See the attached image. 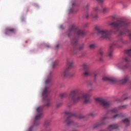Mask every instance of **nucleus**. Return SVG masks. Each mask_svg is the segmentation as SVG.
I'll return each mask as SVG.
<instances>
[{"label":"nucleus","instance_id":"obj_1","mask_svg":"<svg viewBox=\"0 0 131 131\" xmlns=\"http://www.w3.org/2000/svg\"><path fill=\"white\" fill-rule=\"evenodd\" d=\"M79 93V89H75L71 91L70 93V98L73 103H77L80 102V101H83L84 104H88L90 103L91 100H90V97H91V94L89 93H84L81 92L77 96L76 95Z\"/></svg>","mask_w":131,"mask_h":131},{"label":"nucleus","instance_id":"obj_2","mask_svg":"<svg viewBox=\"0 0 131 131\" xmlns=\"http://www.w3.org/2000/svg\"><path fill=\"white\" fill-rule=\"evenodd\" d=\"M129 79V77L128 76H125L123 79L119 80V79H117L116 78H110L108 77L104 76L102 78V80L104 81H108V82H111V83H115V82H119V83H126L128 80Z\"/></svg>","mask_w":131,"mask_h":131},{"label":"nucleus","instance_id":"obj_3","mask_svg":"<svg viewBox=\"0 0 131 131\" xmlns=\"http://www.w3.org/2000/svg\"><path fill=\"white\" fill-rule=\"evenodd\" d=\"M95 30L98 34V35L100 38H109V35L111 33V31L109 32L107 30H100V27L98 26L95 27Z\"/></svg>","mask_w":131,"mask_h":131},{"label":"nucleus","instance_id":"obj_4","mask_svg":"<svg viewBox=\"0 0 131 131\" xmlns=\"http://www.w3.org/2000/svg\"><path fill=\"white\" fill-rule=\"evenodd\" d=\"M128 61L129 59L128 57H123L122 60L116 64V66L121 70H126L129 67V64L125 63V62H128Z\"/></svg>","mask_w":131,"mask_h":131},{"label":"nucleus","instance_id":"obj_5","mask_svg":"<svg viewBox=\"0 0 131 131\" xmlns=\"http://www.w3.org/2000/svg\"><path fill=\"white\" fill-rule=\"evenodd\" d=\"M95 101L97 102H98V103H100L101 105L103 106V107H108L109 105H110V103L108 101H106V100H104L102 98L97 97L95 98Z\"/></svg>","mask_w":131,"mask_h":131},{"label":"nucleus","instance_id":"obj_6","mask_svg":"<svg viewBox=\"0 0 131 131\" xmlns=\"http://www.w3.org/2000/svg\"><path fill=\"white\" fill-rule=\"evenodd\" d=\"M75 30L77 34L78 35H81V36H83L84 35V31L80 30L79 29H75V26H73L71 28V29L70 30V31H74Z\"/></svg>","mask_w":131,"mask_h":131},{"label":"nucleus","instance_id":"obj_7","mask_svg":"<svg viewBox=\"0 0 131 131\" xmlns=\"http://www.w3.org/2000/svg\"><path fill=\"white\" fill-rule=\"evenodd\" d=\"M41 116H42V107H38L37 108V115L35 117L36 120H38L41 118Z\"/></svg>","mask_w":131,"mask_h":131},{"label":"nucleus","instance_id":"obj_8","mask_svg":"<svg viewBox=\"0 0 131 131\" xmlns=\"http://www.w3.org/2000/svg\"><path fill=\"white\" fill-rule=\"evenodd\" d=\"M48 94L49 91H48V88L46 87L42 92V96L44 98H45V99L47 100V101H49V99L48 98Z\"/></svg>","mask_w":131,"mask_h":131},{"label":"nucleus","instance_id":"obj_9","mask_svg":"<svg viewBox=\"0 0 131 131\" xmlns=\"http://www.w3.org/2000/svg\"><path fill=\"white\" fill-rule=\"evenodd\" d=\"M115 128H118V126L116 124H113L110 125L107 128V131H112L113 129H115Z\"/></svg>","mask_w":131,"mask_h":131},{"label":"nucleus","instance_id":"obj_10","mask_svg":"<svg viewBox=\"0 0 131 131\" xmlns=\"http://www.w3.org/2000/svg\"><path fill=\"white\" fill-rule=\"evenodd\" d=\"M105 119H107V117H103L100 122L97 123L96 126H100V125H102V124H104L105 122L104 121Z\"/></svg>","mask_w":131,"mask_h":131},{"label":"nucleus","instance_id":"obj_11","mask_svg":"<svg viewBox=\"0 0 131 131\" xmlns=\"http://www.w3.org/2000/svg\"><path fill=\"white\" fill-rule=\"evenodd\" d=\"M73 64H74V62L73 61L68 60L67 62V65L68 66L69 68H72V67H73Z\"/></svg>","mask_w":131,"mask_h":131},{"label":"nucleus","instance_id":"obj_12","mask_svg":"<svg viewBox=\"0 0 131 131\" xmlns=\"http://www.w3.org/2000/svg\"><path fill=\"white\" fill-rule=\"evenodd\" d=\"M108 55L110 58L113 56V49H112L111 47H110V49L108 50Z\"/></svg>","mask_w":131,"mask_h":131},{"label":"nucleus","instance_id":"obj_13","mask_svg":"<svg viewBox=\"0 0 131 131\" xmlns=\"http://www.w3.org/2000/svg\"><path fill=\"white\" fill-rule=\"evenodd\" d=\"M69 70L68 69H66L63 73V75L65 77H69Z\"/></svg>","mask_w":131,"mask_h":131},{"label":"nucleus","instance_id":"obj_14","mask_svg":"<svg viewBox=\"0 0 131 131\" xmlns=\"http://www.w3.org/2000/svg\"><path fill=\"white\" fill-rule=\"evenodd\" d=\"M66 122L68 125H71V124H73V121H72L71 119H68Z\"/></svg>","mask_w":131,"mask_h":131},{"label":"nucleus","instance_id":"obj_15","mask_svg":"<svg viewBox=\"0 0 131 131\" xmlns=\"http://www.w3.org/2000/svg\"><path fill=\"white\" fill-rule=\"evenodd\" d=\"M122 122L127 125L129 124V120L128 119H125L122 120Z\"/></svg>","mask_w":131,"mask_h":131},{"label":"nucleus","instance_id":"obj_16","mask_svg":"<svg viewBox=\"0 0 131 131\" xmlns=\"http://www.w3.org/2000/svg\"><path fill=\"white\" fill-rule=\"evenodd\" d=\"M122 117V114H117L116 115H114L113 117V118L114 119H115V118H119V117Z\"/></svg>","mask_w":131,"mask_h":131},{"label":"nucleus","instance_id":"obj_17","mask_svg":"<svg viewBox=\"0 0 131 131\" xmlns=\"http://www.w3.org/2000/svg\"><path fill=\"white\" fill-rule=\"evenodd\" d=\"M89 63H83L82 66H81V68H82V69H86V68H89Z\"/></svg>","mask_w":131,"mask_h":131},{"label":"nucleus","instance_id":"obj_18","mask_svg":"<svg viewBox=\"0 0 131 131\" xmlns=\"http://www.w3.org/2000/svg\"><path fill=\"white\" fill-rule=\"evenodd\" d=\"M83 75L85 76H90L91 75V72L90 71H86L84 72Z\"/></svg>","mask_w":131,"mask_h":131},{"label":"nucleus","instance_id":"obj_19","mask_svg":"<svg viewBox=\"0 0 131 131\" xmlns=\"http://www.w3.org/2000/svg\"><path fill=\"white\" fill-rule=\"evenodd\" d=\"M118 112V109H117V108H113L111 111V113H117V112Z\"/></svg>","mask_w":131,"mask_h":131},{"label":"nucleus","instance_id":"obj_20","mask_svg":"<svg viewBox=\"0 0 131 131\" xmlns=\"http://www.w3.org/2000/svg\"><path fill=\"white\" fill-rule=\"evenodd\" d=\"M95 48H96V44L93 43V44H91L90 45V48L91 50H94V49H95Z\"/></svg>","mask_w":131,"mask_h":131},{"label":"nucleus","instance_id":"obj_21","mask_svg":"<svg viewBox=\"0 0 131 131\" xmlns=\"http://www.w3.org/2000/svg\"><path fill=\"white\" fill-rule=\"evenodd\" d=\"M60 96L61 98H65V97H67V93H62L60 95Z\"/></svg>","mask_w":131,"mask_h":131},{"label":"nucleus","instance_id":"obj_22","mask_svg":"<svg viewBox=\"0 0 131 131\" xmlns=\"http://www.w3.org/2000/svg\"><path fill=\"white\" fill-rule=\"evenodd\" d=\"M107 12H109V8L105 7L103 9V13H107Z\"/></svg>","mask_w":131,"mask_h":131},{"label":"nucleus","instance_id":"obj_23","mask_svg":"<svg viewBox=\"0 0 131 131\" xmlns=\"http://www.w3.org/2000/svg\"><path fill=\"white\" fill-rule=\"evenodd\" d=\"M6 30L8 32H14L15 31L14 29H7Z\"/></svg>","mask_w":131,"mask_h":131},{"label":"nucleus","instance_id":"obj_24","mask_svg":"<svg viewBox=\"0 0 131 131\" xmlns=\"http://www.w3.org/2000/svg\"><path fill=\"white\" fill-rule=\"evenodd\" d=\"M91 16L92 18H95V19H96V18H98V15L95 14V15H94V13H91Z\"/></svg>","mask_w":131,"mask_h":131},{"label":"nucleus","instance_id":"obj_25","mask_svg":"<svg viewBox=\"0 0 131 131\" xmlns=\"http://www.w3.org/2000/svg\"><path fill=\"white\" fill-rule=\"evenodd\" d=\"M74 75V73L70 72L69 73V77H72Z\"/></svg>","mask_w":131,"mask_h":131},{"label":"nucleus","instance_id":"obj_26","mask_svg":"<svg viewBox=\"0 0 131 131\" xmlns=\"http://www.w3.org/2000/svg\"><path fill=\"white\" fill-rule=\"evenodd\" d=\"M50 124V122L49 121H46L45 122V126H47V125H49Z\"/></svg>","mask_w":131,"mask_h":131},{"label":"nucleus","instance_id":"obj_27","mask_svg":"<svg viewBox=\"0 0 131 131\" xmlns=\"http://www.w3.org/2000/svg\"><path fill=\"white\" fill-rule=\"evenodd\" d=\"M77 41V40L74 39L73 41V43H72L73 45H75V43H76Z\"/></svg>","mask_w":131,"mask_h":131},{"label":"nucleus","instance_id":"obj_28","mask_svg":"<svg viewBox=\"0 0 131 131\" xmlns=\"http://www.w3.org/2000/svg\"><path fill=\"white\" fill-rule=\"evenodd\" d=\"M51 81V80L50 79H47L46 81V83L47 84H48V83H49V82H50Z\"/></svg>","mask_w":131,"mask_h":131},{"label":"nucleus","instance_id":"obj_29","mask_svg":"<svg viewBox=\"0 0 131 131\" xmlns=\"http://www.w3.org/2000/svg\"><path fill=\"white\" fill-rule=\"evenodd\" d=\"M89 14L88 13H86V14L85 15V17L86 18V19H89Z\"/></svg>","mask_w":131,"mask_h":131},{"label":"nucleus","instance_id":"obj_30","mask_svg":"<svg viewBox=\"0 0 131 131\" xmlns=\"http://www.w3.org/2000/svg\"><path fill=\"white\" fill-rule=\"evenodd\" d=\"M83 47H84L83 45H82V46H80L79 47V50H81L82 49H83Z\"/></svg>","mask_w":131,"mask_h":131},{"label":"nucleus","instance_id":"obj_31","mask_svg":"<svg viewBox=\"0 0 131 131\" xmlns=\"http://www.w3.org/2000/svg\"><path fill=\"white\" fill-rule=\"evenodd\" d=\"M95 11H99V8L98 7H95Z\"/></svg>","mask_w":131,"mask_h":131},{"label":"nucleus","instance_id":"obj_32","mask_svg":"<svg viewBox=\"0 0 131 131\" xmlns=\"http://www.w3.org/2000/svg\"><path fill=\"white\" fill-rule=\"evenodd\" d=\"M99 54H100V55H103V51H100V52H99Z\"/></svg>","mask_w":131,"mask_h":131},{"label":"nucleus","instance_id":"obj_33","mask_svg":"<svg viewBox=\"0 0 131 131\" xmlns=\"http://www.w3.org/2000/svg\"><path fill=\"white\" fill-rule=\"evenodd\" d=\"M32 127H30L29 129V130H28V131H32Z\"/></svg>","mask_w":131,"mask_h":131},{"label":"nucleus","instance_id":"obj_34","mask_svg":"<svg viewBox=\"0 0 131 131\" xmlns=\"http://www.w3.org/2000/svg\"><path fill=\"white\" fill-rule=\"evenodd\" d=\"M46 106H50V102H48V103L46 104Z\"/></svg>","mask_w":131,"mask_h":131},{"label":"nucleus","instance_id":"obj_35","mask_svg":"<svg viewBox=\"0 0 131 131\" xmlns=\"http://www.w3.org/2000/svg\"><path fill=\"white\" fill-rule=\"evenodd\" d=\"M90 115H91V116H94V113H91Z\"/></svg>","mask_w":131,"mask_h":131},{"label":"nucleus","instance_id":"obj_36","mask_svg":"<svg viewBox=\"0 0 131 131\" xmlns=\"http://www.w3.org/2000/svg\"><path fill=\"white\" fill-rule=\"evenodd\" d=\"M70 13H71V12H72V9H71L70 10Z\"/></svg>","mask_w":131,"mask_h":131},{"label":"nucleus","instance_id":"obj_37","mask_svg":"<svg viewBox=\"0 0 131 131\" xmlns=\"http://www.w3.org/2000/svg\"><path fill=\"white\" fill-rule=\"evenodd\" d=\"M57 107H59V104H57Z\"/></svg>","mask_w":131,"mask_h":131},{"label":"nucleus","instance_id":"obj_38","mask_svg":"<svg viewBox=\"0 0 131 131\" xmlns=\"http://www.w3.org/2000/svg\"><path fill=\"white\" fill-rule=\"evenodd\" d=\"M56 47H57V48H58V47H59V45H57Z\"/></svg>","mask_w":131,"mask_h":131},{"label":"nucleus","instance_id":"obj_39","mask_svg":"<svg viewBox=\"0 0 131 131\" xmlns=\"http://www.w3.org/2000/svg\"><path fill=\"white\" fill-rule=\"evenodd\" d=\"M60 28H62V26H60Z\"/></svg>","mask_w":131,"mask_h":131},{"label":"nucleus","instance_id":"obj_40","mask_svg":"<svg viewBox=\"0 0 131 131\" xmlns=\"http://www.w3.org/2000/svg\"><path fill=\"white\" fill-rule=\"evenodd\" d=\"M61 103H60V105H61Z\"/></svg>","mask_w":131,"mask_h":131}]
</instances>
